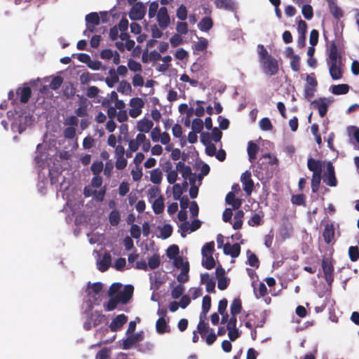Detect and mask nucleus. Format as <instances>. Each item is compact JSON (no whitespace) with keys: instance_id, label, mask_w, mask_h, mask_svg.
Segmentation results:
<instances>
[{"instance_id":"nucleus-63","label":"nucleus","mask_w":359,"mask_h":359,"mask_svg":"<svg viewBox=\"0 0 359 359\" xmlns=\"http://www.w3.org/2000/svg\"><path fill=\"white\" fill-rule=\"evenodd\" d=\"M176 15L180 20H185L187 18V10L186 6L181 5L177 10Z\"/></svg>"},{"instance_id":"nucleus-11","label":"nucleus","mask_w":359,"mask_h":359,"mask_svg":"<svg viewBox=\"0 0 359 359\" xmlns=\"http://www.w3.org/2000/svg\"><path fill=\"white\" fill-rule=\"evenodd\" d=\"M224 253L230 255L232 258H236L240 255L241 246L238 243L231 245L227 243L223 246Z\"/></svg>"},{"instance_id":"nucleus-18","label":"nucleus","mask_w":359,"mask_h":359,"mask_svg":"<svg viewBox=\"0 0 359 359\" xmlns=\"http://www.w3.org/2000/svg\"><path fill=\"white\" fill-rule=\"evenodd\" d=\"M154 126L153 122L147 118H144L140 120L137 124V129L141 133H149Z\"/></svg>"},{"instance_id":"nucleus-53","label":"nucleus","mask_w":359,"mask_h":359,"mask_svg":"<svg viewBox=\"0 0 359 359\" xmlns=\"http://www.w3.org/2000/svg\"><path fill=\"white\" fill-rule=\"evenodd\" d=\"M191 128L195 133H201L203 128V122L200 118H195L192 121Z\"/></svg>"},{"instance_id":"nucleus-43","label":"nucleus","mask_w":359,"mask_h":359,"mask_svg":"<svg viewBox=\"0 0 359 359\" xmlns=\"http://www.w3.org/2000/svg\"><path fill=\"white\" fill-rule=\"evenodd\" d=\"M109 219L111 225L117 226L121 219L119 212L116 210H112L109 214Z\"/></svg>"},{"instance_id":"nucleus-20","label":"nucleus","mask_w":359,"mask_h":359,"mask_svg":"<svg viewBox=\"0 0 359 359\" xmlns=\"http://www.w3.org/2000/svg\"><path fill=\"white\" fill-rule=\"evenodd\" d=\"M17 94L20 95V100L22 103H27L32 95V90L29 86L18 88Z\"/></svg>"},{"instance_id":"nucleus-25","label":"nucleus","mask_w":359,"mask_h":359,"mask_svg":"<svg viewBox=\"0 0 359 359\" xmlns=\"http://www.w3.org/2000/svg\"><path fill=\"white\" fill-rule=\"evenodd\" d=\"M349 88V86L345 83L333 85L331 86V92L334 95H345L348 93Z\"/></svg>"},{"instance_id":"nucleus-49","label":"nucleus","mask_w":359,"mask_h":359,"mask_svg":"<svg viewBox=\"0 0 359 359\" xmlns=\"http://www.w3.org/2000/svg\"><path fill=\"white\" fill-rule=\"evenodd\" d=\"M160 262L161 260L159 256L154 255L149 259L147 265L151 269H155L159 266Z\"/></svg>"},{"instance_id":"nucleus-10","label":"nucleus","mask_w":359,"mask_h":359,"mask_svg":"<svg viewBox=\"0 0 359 359\" xmlns=\"http://www.w3.org/2000/svg\"><path fill=\"white\" fill-rule=\"evenodd\" d=\"M128 321V316L125 314H119L115 317L109 325V329L112 332H116L122 328Z\"/></svg>"},{"instance_id":"nucleus-37","label":"nucleus","mask_w":359,"mask_h":359,"mask_svg":"<svg viewBox=\"0 0 359 359\" xmlns=\"http://www.w3.org/2000/svg\"><path fill=\"white\" fill-rule=\"evenodd\" d=\"M117 90L121 93L128 95L130 93L132 88L130 84L128 81H121L117 87Z\"/></svg>"},{"instance_id":"nucleus-19","label":"nucleus","mask_w":359,"mask_h":359,"mask_svg":"<svg viewBox=\"0 0 359 359\" xmlns=\"http://www.w3.org/2000/svg\"><path fill=\"white\" fill-rule=\"evenodd\" d=\"M339 57L337 46L334 41H332L330 45L328 60L327 62H341L340 60H338Z\"/></svg>"},{"instance_id":"nucleus-48","label":"nucleus","mask_w":359,"mask_h":359,"mask_svg":"<svg viewBox=\"0 0 359 359\" xmlns=\"http://www.w3.org/2000/svg\"><path fill=\"white\" fill-rule=\"evenodd\" d=\"M102 287H103L102 284L100 282L93 283L92 286H91V290H92V293H93V294H92L91 292H89L88 295L90 296L91 297L95 299V296L99 294L100 293V292L102 291Z\"/></svg>"},{"instance_id":"nucleus-33","label":"nucleus","mask_w":359,"mask_h":359,"mask_svg":"<svg viewBox=\"0 0 359 359\" xmlns=\"http://www.w3.org/2000/svg\"><path fill=\"white\" fill-rule=\"evenodd\" d=\"M244 212L243 210H238L234 215V223L233 224V228L236 230L240 229L243 225V217Z\"/></svg>"},{"instance_id":"nucleus-55","label":"nucleus","mask_w":359,"mask_h":359,"mask_svg":"<svg viewBox=\"0 0 359 359\" xmlns=\"http://www.w3.org/2000/svg\"><path fill=\"white\" fill-rule=\"evenodd\" d=\"M63 79L61 76H55L50 83V88L53 90H57L62 85Z\"/></svg>"},{"instance_id":"nucleus-13","label":"nucleus","mask_w":359,"mask_h":359,"mask_svg":"<svg viewBox=\"0 0 359 359\" xmlns=\"http://www.w3.org/2000/svg\"><path fill=\"white\" fill-rule=\"evenodd\" d=\"M216 7L228 11L233 12L236 9V5L233 0H215Z\"/></svg>"},{"instance_id":"nucleus-9","label":"nucleus","mask_w":359,"mask_h":359,"mask_svg":"<svg viewBox=\"0 0 359 359\" xmlns=\"http://www.w3.org/2000/svg\"><path fill=\"white\" fill-rule=\"evenodd\" d=\"M322 268L327 282L333 280L334 266L328 258H324L322 260Z\"/></svg>"},{"instance_id":"nucleus-57","label":"nucleus","mask_w":359,"mask_h":359,"mask_svg":"<svg viewBox=\"0 0 359 359\" xmlns=\"http://www.w3.org/2000/svg\"><path fill=\"white\" fill-rule=\"evenodd\" d=\"M184 192V189L179 184H175L172 187L173 198L175 200L180 198Z\"/></svg>"},{"instance_id":"nucleus-27","label":"nucleus","mask_w":359,"mask_h":359,"mask_svg":"<svg viewBox=\"0 0 359 359\" xmlns=\"http://www.w3.org/2000/svg\"><path fill=\"white\" fill-rule=\"evenodd\" d=\"M96 79H99V74H90L88 72H85L82 73L79 76V81H80L81 83L83 85H86L90 81H92V80L95 81Z\"/></svg>"},{"instance_id":"nucleus-15","label":"nucleus","mask_w":359,"mask_h":359,"mask_svg":"<svg viewBox=\"0 0 359 359\" xmlns=\"http://www.w3.org/2000/svg\"><path fill=\"white\" fill-rule=\"evenodd\" d=\"M201 282L206 285V291L209 293L215 292V282L208 273L201 275Z\"/></svg>"},{"instance_id":"nucleus-6","label":"nucleus","mask_w":359,"mask_h":359,"mask_svg":"<svg viewBox=\"0 0 359 359\" xmlns=\"http://www.w3.org/2000/svg\"><path fill=\"white\" fill-rule=\"evenodd\" d=\"M329 72L333 80H339L343 76V65L341 62H327Z\"/></svg>"},{"instance_id":"nucleus-3","label":"nucleus","mask_w":359,"mask_h":359,"mask_svg":"<svg viewBox=\"0 0 359 359\" xmlns=\"http://www.w3.org/2000/svg\"><path fill=\"white\" fill-rule=\"evenodd\" d=\"M146 14V7L142 2L135 4L129 13L132 20H141Z\"/></svg>"},{"instance_id":"nucleus-54","label":"nucleus","mask_w":359,"mask_h":359,"mask_svg":"<svg viewBox=\"0 0 359 359\" xmlns=\"http://www.w3.org/2000/svg\"><path fill=\"white\" fill-rule=\"evenodd\" d=\"M128 67L129 69L132 72H137L142 71L141 64L133 59L128 60Z\"/></svg>"},{"instance_id":"nucleus-44","label":"nucleus","mask_w":359,"mask_h":359,"mask_svg":"<svg viewBox=\"0 0 359 359\" xmlns=\"http://www.w3.org/2000/svg\"><path fill=\"white\" fill-rule=\"evenodd\" d=\"M122 287V284L120 283H114L109 287L108 290L109 297H114L117 294L120 293V290Z\"/></svg>"},{"instance_id":"nucleus-24","label":"nucleus","mask_w":359,"mask_h":359,"mask_svg":"<svg viewBox=\"0 0 359 359\" xmlns=\"http://www.w3.org/2000/svg\"><path fill=\"white\" fill-rule=\"evenodd\" d=\"M247 150H248L249 161L251 163L254 162L256 159V156L259 151L258 145L256 143L253 142L252 141H250L248 142Z\"/></svg>"},{"instance_id":"nucleus-29","label":"nucleus","mask_w":359,"mask_h":359,"mask_svg":"<svg viewBox=\"0 0 359 359\" xmlns=\"http://www.w3.org/2000/svg\"><path fill=\"white\" fill-rule=\"evenodd\" d=\"M163 178V173L159 168H156L150 171V180L155 184H159Z\"/></svg>"},{"instance_id":"nucleus-23","label":"nucleus","mask_w":359,"mask_h":359,"mask_svg":"<svg viewBox=\"0 0 359 359\" xmlns=\"http://www.w3.org/2000/svg\"><path fill=\"white\" fill-rule=\"evenodd\" d=\"M164 198L160 195L152 203V208L156 215L161 214L164 210Z\"/></svg>"},{"instance_id":"nucleus-21","label":"nucleus","mask_w":359,"mask_h":359,"mask_svg":"<svg viewBox=\"0 0 359 359\" xmlns=\"http://www.w3.org/2000/svg\"><path fill=\"white\" fill-rule=\"evenodd\" d=\"M156 330L157 333L163 334L170 332V327L163 316L159 318L156 323Z\"/></svg>"},{"instance_id":"nucleus-28","label":"nucleus","mask_w":359,"mask_h":359,"mask_svg":"<svg viewBox=\"0 0 359 359\" xmlns=\"http://www.w3.org/2000/svg\"><path fill=\"white\" fill-rule=\"evenodd\" d=\"M109 74L110 76L105 79V82L109 87L112 88L118 81V76L113 68L109 70Z\"/></svg>"},{"instance_id":"nucleus-40","label":"nucleus","mask_w":359,"mask_h":359,"mask_svg":"<svg viewBox=\"0 0 359 359\" xmlns=\"http://www.w3.org/2000/svg\"><path fill=\"white\" fill-rule=\"evenodd\" d=\"M104 168V164L102 161H95L90 166V170L94 175H100Z\"/></svg>"},{"instance_id":"nucleus-47","label":"nucleus","mask_w":359,"mask_h":359,"mask_svg":"<svg viewBox=\"0 0 359 359\" xmlns=\"http://www.w3.org/2000/svg\"><path fill=\"white\" fill-rule=\"evenodd\" d=\"M182 176L184 180H189L190 183L195 182V176L192 175L191 168L189 166H187L182 172Z\"/></svg>"},{"instance_id":"nucleus-31","label":"nucleus","mask_w":359,"mask_h":359,"mask_svg":"<svg viewBox=\"0 0 359 359\" xmlns=\"http://www.w3.org/2000/svg\"><path fill=\"white\" fill-rule=\"evenodd\" d=\"M231 316H236L241 312L242 302L239 298H236L233 300L230 306Z\"/></svg>"},{"instance_id":"nucleus-5","label":"nucleus","mask_w":359,"mask_h":359,"mask_svg":"<svg viewBox=\"0 0 359 359\" xmlns=\"http://www.w3.org/2000/svg\"><path fill=\"white\" fill-rule=\"evenodd\" d=\"M241 182L243 187V191L247 196H250L254 189V182L251 172L249 170L244 172L241 176Z\"/></svg>"},{"instance_id":"nucleus-4","label":"nucleus","mask_w":359,"mask_h":359,"mask_svg":"<svg viewBox=\"0 0 359 359\" xmlns=\"http://www.w3.org/2000/svg\"><path fill=\"white\" fill-rule=\"evenodd\" d=\"M323 182L330 187H336L337 180L335 176L334 167L331 162L327 164L326 172L324 174Z\"/></svg>"},{"instance_id":"nucleus-52","label":"nucleus","mask_w":359,"mask_h":359,"mask_svg":"<svg viewBox=\"0 0 359 359\" xmlns=\"http://www.w3.org/2000/svg\"><path fill=\"white\" fill-rule=\"evenodd\" d=\"M348 256L352 262H355L359 258V249L357 246H351L348 248Z\"/></svg>"},{"instance_id":"nucleus-62","label":"nucleus","mask_w":359,"mask_h":359,"mask_svg":"<svg viewBox=\"0 0 359 359\" xmlns=\"http://www.w3.org/2000/svg\"><path fill=\"white\" fill-rule=\"evenodd\" d=\"M184 287L182 285H178L173 288L171 292V296L173 299H178L184 292Z\"/></svg>"},{"instance_id":"nucleus-42","label":"nucleus","mask_w":359,"mask_h":359,"mask_svg":"<svg viewBox=\"0 0 359 359\" xmlns=\"http://www.w3.org/2000/svg\"><path fill=\"white\" fill-rule=\"evenodd\" d=\"M180 253L179 247L177 245H172L166 250V255L168 257L172 259L177 257Z\"/></svg>"},{"instance_id":"nucleus-38","label":"nucleus","mask_w":359,"mask_h":359,"mask_svg":"<svg viewBox=\"0 0 359 359\" xmlns=\"http://www.w3.org/2000/svg\"><path fill=\"white\" fill-rule=\"evenodd\" d=\"M202 265L207 269L210 270L215 266V262L212 255L203 256Z\"/></svg>"},{"instance_id":"nucleus-41","label":"nucleus","mask_w":359,"mask_h":359,"mask_svg":"<svg viewBox=\"0 0 359 359\" xmlns=\"http://www.w3.org/2000/svg\"><path fill=\"white\" fill-rule=\"evenodd\" d=\"M215 250V243L214 241H211L205 243L201 250V253L203 256H208L209 255H212Z\"/></svg>"},{"instance_id":"nucleus-7","label":"nucleus","mask_w":359,"mask_h":359,"mask_svg":"<svg viewBox=\"0 0 359 359\" xmlns=\"http://www.w3.org/2000/svg\"><path fill=\"white\" fill-rule=\"evenodd\" d=\"M157 21L159 27L164 29L167 28L170 22V16L166 7H161L156 14Z\"/></svg>"},{"instance_id":"nucleus-58","label":"nucleus","mask_w":359,"mask_h":359,"mask_svg":"<svg viewBox=\"0 0 359 359\" xmlns=\"http://www.w3.org/2000/svg\"><path fill=\"white\" fill-rule=\"evenodd\" d=\"M211 307V297L209 295H205L202 301V310L203 313H208Z\"/></svg>"},{"instance_id":"nucleus-36","label":"nucleus","mask_w":359,"mask_h":359,"mask_svg":"<svg viewBox=\"0 0 359 359\" xmlns=\"http://www.w3.org/2000/svg\"><path fill=\"white\" fill-rule=\"evenodd\" d=\"M86 24H93L94 25H99L100 23V18L97 13L92 12L86 15Z\"/></svg>"},{"instance_id":"nucleus-17","label":"nucleus","mask_w":359,"mask_h":359,"mask_svg":"<svg viewBox=\"0 0 359 359\" xmlns=\"http://www.w3.org/2000/svg\"><path fill=\"white\" fill-rule=\"evenodd\" d=\"M323 236L327 244H330L332 241L334 237V228L332 224H325Z\"/></svg>"},{"instance_id":"nucleus-35","label":"nucleus","mask_w":359,"mask_h":359,"mask_svg":"<svg viewBox=\"0 0 359 359\" xmlns=\"http://www.w3.org/2000/svg\"><path fill=\"white\" fill-rule=\"evenodd\" d=\"M330 13L333 15V17L337 20L341 18L344 15L342 10L337 5L336 3H332L329 4Z\"/></svg>"},{"instance_id":"nucleus-51","label":"nucleus","mask_w":359,"mask_h":359,"mask_svg":"<svg viewBox=\"0 0 359 359\" xmlns=\"http://www.w3.org/2000/svg\"><path fill=\"white\" fill-rule=\"evenodd\" d=\"M208 41L205 38H201L199 41L194 44V49L197 51H204L206 50Z\"/></svg>"},{"instance_id":"nucleus-16","label":"nucleus","mask_w":359,"mask_h":359,"mask_svg":"<svg viewBox=\"0 0 359 359\" xmlns=\"http://www.w3.org/2000/svg\"><path fill=\"white\" fill-rule=\"evenodd\" d=\"M111 257L109 252H105L102 259L97 262V269L101 272H104L108 270L111 265Z\"/></svg>"},{"instance_id":"nucleus-50","label":"nucleus","mask_w":359,"mask_h":359,"mask_svg":"<svg viewBox=\"0 0 359 359\" xmlns=\"http://www.w3.org/2000/svg\"><path fill=\"white\" fill-rule=\"evenodd\" d=\"M302 13L306 20H311L313 16V8L309 4L304 5L302 9Z\"/></svg>"},{"instance_id":"nucleus-39","label":"nucleus","mask_w":359,"mask_h":359,"mask_svg":"<svg viewBox=\"0 0 359 359\" xmlns=\"http://www.w3.org/2000/svg\"><path fill=\"white\" fill-rule=\"evenodd\" d=\"M291 202L296 205L306 206V196L303 194L292 196Z\"/></svg>"},{"instance_id":"nucleus-30","label":"nucleus","mask_w":359,"mask_h":359,"mask_svg":"<svg viewBox=\"0 0 359 359\" xmlns=\"http://www.w3.org/2000/svg\"><path fill=\"white\" fill-rule=\"evenodd\" d=\"M321 175L322 173H314L312 174L311 179V189L313 193H317L319 190V187L321 182Z\"/></svg>"},{"instance_id":"nucleus-46","label":"nucleus","mask_w":359,"mask_h":359,"mask_svg":"<svg viewBox=\"0 0 359 359\" xmlns=\"http://www.w3.org/2000/svg\"><path fill=\"white\" fill-rule=\"evenodd\" d=\"M210 329L211 328L209 327L208 324L205 322H199L197 325L198 332L203 338L206 336L209 331H210Z\"/></svg>"},{"instance_id":"nucleus-56","label":"nucleus","mask_w":359,"mask_h":359,"mask_svg":"<svg viewBox=\"0 0 359 359\" xmlns=\"http://www.w3.org/2000/svg\"><path fill=\"white\" fill-rule=\"evenodd\" d=\"M259 126L262 130H271L273 128V126L269 118H263L259 121Z\"/></svg>"},{"instance_id":"nucleus-2","label":"nucleus","mask_w":359,"mask_h":359,"mask_svg":"<svg viewBox=\"0 0 359 359\" xmlns=\"http://www.w3.org/2000/svg\"><path fill=\"white\" fill-rule=\"evenodd\" d=\"M133 291L134 287L132 285H125L122 292L114 297H110V299L107 304L104 305L105 310L107 311H111L116 308L117 304L119 303L126 304L132 298Z\"/></svg>"},{"instance_id":"nucleus-14","label":"nucleus","mask_w":359,"mask_h":359,"mask_svg":"<svg viewBox=\"0 0 359 359\" xmlns=\"http://www.w3.org/2000/svg\"><path fill=\"white\" fill-rule=\"evenodd\" d=\"M307 168L313 172V174L322 173L323 163L320 160H317L310 157L307 161Z\"/></svg>"},{"instance_id":"nucleus-26","label":"nucleus","mask_w":359,"mask_h":359,"mask_svg":"<svg viewBox=\"0 0 359 359\" xmlns=\"http://www.w3.org/2000/svg\"><path fill=\"white\" fill-rule=\"evenodd\" d=\"M213 26L211 18L204 17L198 24V29L202 32H208Z\"/></svg>"},{"instance_id":"nucleus-59","label":"nucleus","mask_w":359,"mask_h":359,"mask_svg":"<svg viewBox=\"0 0 359 359\" xmlns=\"http://www.w3.org/2000/svg\"><path fill=\"white\" fill-rule=\"evenodd\" d=\"M110 350L106 347L102 348L96 354L95 359H109Z\"/></svg>"},{"instance_id":"nucleus-32","label":"nucleus","mask_w":359,"mask_h":359,"mask_svg":"<svg viewBox=\"0 0 359 359\" xmlns=\"http://www.w3.org/2000/svg\"><path fill=\"white\" fill-rule=\"evenodd\" d=\"M189 264L188 262H185V266L182 269L180 273L177 276V279L181 283H184L189 280Z\"/></svg>"},{"instance_id":"nucleus-12","label":"nucleus","mask_w":359,"mask_h":359,"mask_svg":"<svg viewBox=\"0 0 359 359\" xmlns=\"http://www.w3.org/2000/svg\"><path fill=\"white\" fill-rule=\"evenodd\" d=\"M88 104L89 101L87 98L83 96L80 97L79 107L75 111L76 116L83 117L87 116Z\"/></svg>"},{"instance_id":"nucleus-60","label":"nucleus","mask_w":359,"mask_h":359,"mask_svg":"<svg viewBox=\"0 0 359 359\" xmlns=\"http://www.w3.org/2000/svg\"><path fill=\"white\" fill-rule=\"evenodd\" d=\"M130 233L131 237L139 239L141 236L140 227L137 224H132L130 229Z\"/></svg>"},{"instance_id":"nucleus-22","label":"nucleus","mask_w":359,"mask_h":359,"mask_svg":"<svg viewBox=\"0 0 359 359\" xmlns=\"http://www.w3.org/2000/svg\"><path fill=\"white\" fill-rule=\"evenodd\" d=\"M225 201L227 204L232 205L234 210L238 209L242 203L241 200L236 198L235 194L231 191L226 194Z\"/></svg>"},{"instance_id":"nucleus-8","label":"nucleus","mask_w":359,"mask_h":359,"mask_svg":"<svg viewBox=\"0 0 359 359\" xmlns=\"http://www.w3.org/2000/svg\"><path fill=\"white\" fill-rule=\"evenodd\" d=\"M325 98H319L317 100H314L311 102V105L314 108L318 109L319 115L320 117H324L327 112L328 109V104L326 102Z\"/></svg>"},{"instance_id":"nucleus-1","label":"nucleus","mask_w":359,"mask_h":359,"mask_svg":"<svg viewBox=\"0 0 359 359\" xmlns=\"http://www.w3.org/2000/svg\"><path fill=\"white\" fill-rule=\"evenodd\" d=\"M257 48L263 73L269 76L277 74L279 70L278 60L269 53L264 45L258 44Z\"/></svg>"},{"instance_id":"nucleus-64","label":"nucleus","mask_w":359,"mask_h":359,"mask_svg":"<svg viewBox=\"0 0 359 359\" xmlns=\"http://www.w3.org/2000/svg\"><path fill=\"white\" fill-rule=\"evenodd\" d=\"M106 194V187H104L101 188L100 190L93 191V196L95 199L98 202H102L104 200V196Z\"/></svg>"},{"instance_id":"nucleus-61","label":"nucleus","mask_w":359,"mask_h":359,"mask_svg":"<svg viewBox=\"0 0 359 359\" xmlns=\"http://www.w3.org/2000/svg\"><path fill=\"white\" fill-rule=\"evenodd\" d=\"M114 169V163L111 161H108L106 162L104 168H103L104 175L107 177L110 178Z\"/></svg>"},{"instance_id":"nucleus-45","label":"nucleus","mask_w":359,"mask_h":359,"mask_svg":"<svg viewBox=\"0 0 359 359\" xmlns=\"http://www.w3.org/2000/svg\"><path fill=\"white\" fill-rule=\"evenodd\" d=\"M161 236L163 239L169 238L172 233V227L170 224H165L160 229Z\"/></svg>"},{"instance_id":"nucleus-34","label":"nucleus","mask_w":359,"mask_h":359,"mask_svg":"<svg viewBox=\"0 0 359 359\" xmlns=\"http://www.w3.org/2000/svg\"><path fill=\"white\" fill-rule=\"evenodd\" d=\"M248 255V263L252 267L258 268L259 266V262L257 256L252 252L250 250L247 251Z\"/></svg>"}]
</instances>
